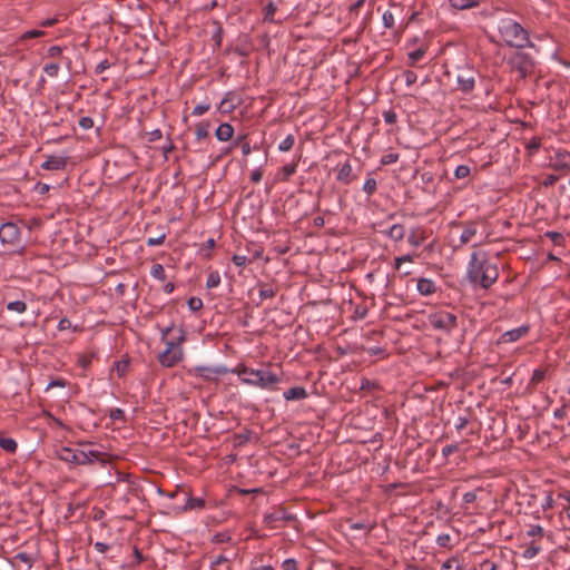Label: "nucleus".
<instances>
[{"instance_id": "1", "label": "nucleus", "mask_w": 570, "mask_h": 570, "mask_svg": "<svg viewBox=\"0 0 570 570\" xmlns=\"http://www.w3.org/2000/svg\"><path fill=\"white\" fill-rule=\"evenodd\" d=\"M498 265L488 257L487 253L474 252L471 255L468 278L473 286L488 289L498 281Z\"/></svg>"}, {"instance_id": "2", "label": "nucleus", "mask_w": 570, "mask_h": 570, "mask_svg": "<svg viewBox=\"0 0 570 570\" xmlns=\"http://www.w3.org/2000/svg\"><path fill=\"white\" fill-rule=\"evenodd\" d=\"M240 381L247 385L271 390L281 382V377L268 368H250L247 366H237L234 371Z\"/></svg>"}, {"instance_id": "3", "label": "nucleus", "mask_w": 570, "mask_h": 570, "mask_svg": "<svg viewBox=\"0 0 570 570\" xmlns=\"http://www.w3.org/2000/svg\"><path fill=\"white\" fill-rule=\"evenodd\" d=\"M498 30L503 41L510 47L522 49L532 46L528 31L513 19L505 18L500 20Z\"/></svg>"}, {"instance_id": "4", "label": "nucleus", "mask_w": 570, "mask_h": 570, "mask_svg": "<svg viewBox=\"0 0 570 570\" xmlns=\"http://www.w3.org/2000/svg\"><path fill=\"white\" fill-rule=\"evenodd\" d=\"M429 323L434 330L451 333L458 325V318L452 313L440 311L429 316Z\"/></svg>"}, {"instance_id": "5", "label": "nucleus", "mask_w": 570, "mask_h": 570, "mask_svg": "<svg viewBox=\"0 0 570 570\" xmlns=\"http://www.w3.org/2000/svg\"><path fill=\"white\" fill-rule=\"evenodd\" d=\"M475 76L476 71L473 68L469 66L459 67L456 75L458 88L465 94L472 91L475 86Z\"/></svg>"}, {"instance_id": "6", "label": "nucleus", "mask_w": 570, "mask_h": 570, "mask_svg": "<svg viewBox=\"0 0 570 570\" xmlns=\"http://www.w3.org/2000/svg\"><path fill=\"white\" fill-rule=\"evenodd\" d=\"M0 240L2 244L17 245L20 242V228L17 224L8 222L0 226Z\"/></svg>"}, {"instance_id": "7", "label": "nucleus", "mask_w": 570, "mask_h": 570, "mask_svg": "<svg viewBox=\"0 0 570 570\" xmlns=\"http://www.w3.org/2000/svg\"><path fill=\"white\" fill-rule=\"evenodd\" d=\"M236 557H237V552L235 550H233V549L226 550L217 556H212L210 557V566H212V568L226 566V569L230 570V564Z\"/></svg>"}, {"instance_id": "8", "label": "nucleus", "mask_w": 570, "mask_h": 570, "mask_svg": "<svg viewBox=\"0 0 570 570\" xmlns=\"http://www.w3.org/2000/svg\"><path fill=\"white\" fill-rule=\"evenodd\" d=\"M183 350L164 351L159 354L158 361L163 366L173 367L183 360Z\"/></svg>"}, {"instance_id": "9", "label": "nucleus", "mask_w": 570, "mask_h": 570, "mask_svg": "<svg viewBox=\"0 0 570 570\" xmlns=\"http://www.w3.org/2000/svg\"><path fill=\"white\" fill-rule=\"evenodd\" d=\"M529 325H522L520 327L507 331L500 336L499 342L504 344L517 342L524 337L529 333Z\"/></svg>"}, {"instance_id": "10", "label": "nucleus", "mask_w": 570, "mask_h": 570, "mask_svg": "<svg viewBox=\"0 0 570 570\" xmlns=\"http://www.w3.org/2000/svg\"><path fill=\"white\" fill-rule=\"evenodd\" d=\"M183 495V500L185 501V505L180 508V510H191V509H202L205 505V501L200 498H189L188 493L185 491L173 493L170 497Z\"/></svg>"}, {"instance_id": "11", "label": "nucleus", "mask_w": 570, "mask_h": 570, "mask_svg": "<svg viewBox=\"0 0 570 570\" xmlns=\"http://www.w3.org/2000/svg\"><path fill=\"white\" fill-rule=\"evenodd\" d=\"M67 166V159L65 157L49 156L46 161L42 163L41 168L46 170H62Z\"/></svg>"}, {"instance_id": "12", "label": "nucleus", "mask_w": 570, "mask_h": 570, "mask_svg": "<svg viewBox=\"0 0 570 570\" xmlns=\"http://www.w3.org/2000/svg\"><path fill=\"white\" fill-rule=\"evenodd\" d=\"M416 289L422 296H430L435 293L436 285L431 278H419L416 281Z\"/></svg>"}, {"instance_id": "13", "label": "nucleus", "mask_w": 570, "mask_h": 570, "mask_svg": "<svg viewBox=\"0 0 570 570\" xmlns=\"http://www.w3.org/2000/svg\"><path fill=\"white\" fill-rule=\"evenodd\" d=\"M178 332V335L177 337L173 338V340H165L163 341L166 345V350L165 351H176V350H183L181 348V344L185 342L186 337H185V332L183 328H178L177 330Z\"/></svg>"}, {"instance_id": "14", "label": "nucleus", "mask_w": 570, "mask_h": 570, "mask_svg": "<svg viewBox=\"0 0 570 570\" xmlns=\"http://www.w3.org/2000/svg\"><path fill=\"white\" fill-rule=\"evenodd\" d=\"M234 135V128L232 125L224 122L216 129L215 136L220 141L229 140Z\"/></svg>"}, {"instance_id": "15", "label": "nucleus", "mask_w": 570, "mask_h": 570, "mask_svg": "<svg viewBox=\"0 0 570 570\" xmlns=\"http://www.w3.org/2000/svg\"><path fill=\"white\" fill-rule=\"evenodd\" d=\"M426 239L425 230L422 228H414L411 230L407 242L410 245L417 247L423 244V242Z\"/></svg>"}, {"instance_id": "16", "label": "nucleus", "mask_w": 570, "mask_h": 570, "mask_svg": "<svg viewBox=\"0 0 570 570\" xmlns=\"http://www.w3.org/2000/svg\"><path fill=\"white\" fill-rule=\"evenodd\" d=\"M284 397L287 401L304 400L307 397V392L302 386H295L285 391Z\"/></svg>"}, {"instance_id": "17", "label": "nucleus", "mask_w": 570, "mask_h": 570, "mask_svg": "<svg viewBox=\"0 0 570 570\" xmlns=\"http://www.w3.org/2000/svg\"><path fill=\"white\" fill-rule=\"evenodd\" d=\"M385 234L394 242H401L405 236V228L401 224H394L389 228V230Z\"/></svg>"}, {"instance_id": "18", "label": "nucleus", "mask_w": 570, "mask_h": 570, "mask_svg": "<svg viewBox=\"0 0 570 570\" xmlns=\"http://www.w3.org/2000/svg\"><path fill=\"white\" fill-rule=\"evenodd\" d=\"M476 234V227L474 224L465 226L460 236L461 245L470 243Z\"/></svg>"}, {"instance_id": "19", "label": "nucleus", "mask_w": 570, "mask_h": 570, "mask_svg": "<svg viewBox=\"0 0 570 570\" xmlns=\"http://www.w3.org/2000/svg\"><path fill=\"white\" fill-rule=\"evenodd\" d=\"M337 180L348 184L352 180V166L350 163L342 165L337 173Z\"/></svg>"}, {"instance_id": "20", "label": "nucleus", "mask_w": 570, "mask_h": 570, "mask_svg": "<svg viewBox=\"0 0 570 570\" xmlns=\"http://www.w3.org/2000/svg\"><path fill=\"white\" fill-rule=\"evenodd\" d=\"M416 257H417L416 254H406V255H403V256L395 257L394 258V263H393V267L397 272H401L402 271V265L404 263H413Z\"/></svg>"}, {"instance_id": "21", "label": "nucleus", "mask_w": 570, "mask_h": 570, "mask_svg": "<svg viewBox=\"0 0 570 570\" xmlns=\"http://www.w3.org/2000/svg\"><path fill=\"white\" fill-rule=\"evenodd\" d=\"M0 448L9 453H14L17 451L18 444L11 438H0Z\"/></svg>"}, {"instance_id": "22", "label": "nucleus", "mask_w": 570, "mask_h": 570, "mask_svg": "<svg viewBox=\"0 0 570 570\" xmlns=\"http://www.w3.org/2000/svg\"><path fill=\"white\" fill-rule=\"evenodd\" d=\"M450 3L453 8L459 10H464L478 6L475 0H450Z\"/></svg>"}, {"instance_id": "23", "label": "nucleus", "mask_w": 570, "mask_h": 570, "mask_svg": "<svg viewBox=\"0 0 570 570\" xmlns=\"http://www.w3.org/2000/svg\"><path fill=\"white\" fill-rule=\"evenodd\" d=\"M73 462L77 464H88L91 463V458L89 456V453L87 451L80 450L76 451L72 456Z\"/></svg>"}, {"instance_id": "24", "label": "nucleus", "mask_w": 570, "mask_h": 570, "mask_svg": "<svg viewBox=\"0 0 570 570\" xmlns=\"http://www.w3.org/2000/svg\"><path fill=\"white\" fill-rule=\"evenodd\" d=\"M150 275L154 278L161 281V282L166 279L165 268L161 264H154L150 268Z\"/></svg>"}, {"instance_id": "25", "label": "nucleus", "mask_w": 570, "mask_h": 570, "mask_svg": "<svg viewBox=\"0 0 570 570\" xmlns=\"http://www.w3.org/2000/svg\"><path fill=\"white\" fill-rule=\"evenodd\" d=\"M425 55V50L420 48L417 50H414V51H411L407 57H409V65L414 67L416 66V63L424 57Z\"/></svg>"}, {"instance_id": "26", "label": "nucleus", "mask_w": 570, "mask_h": 570, "mask_svg": "<svg viewBox=\"0 0 570 570\" xmlns=\"http://www.w3.org/2000/svg\"><path fill=\"white\" fill-rule=\"evenodd\" d=\"M7 309L21 314L27 311V304L22 301H13L7 304Z\"/></svg>"}, {"instance_id": "27", "label": "nucleus", "mask_w": 570, "mask_h": 570, "mask_svg": "<svg viewBox=\"0 0 570 570\" xmlns=\"http://www.w3.org/2000/svg\"><path fill=\"white\" fill-rule=\"evenodd\" d=\"M295 144V138L293 135H287L278 145V149L281 151H289Z\"/></svg>"}, {"instance_id": "28", "label": "nucleus", "mask_w": 570, "mask_h": 570, "mask_svg": "<svg viewBox=\"0 0 570 570\" xmlns=\"http://www.w3.org/2000/svg\"><path fill=\"white\" fill-rule=\"evenodd\" d=\"M219 284H220L219 273L217 271L210 272L207 277V281H206L207 288H215V287L219 286Z\"/></svg>"}, {"instance_id": "29", "label": "nucleus", "mask_w": 570, "mask_h": 570, "mask_svg": "<svg viewBox=\"0 0 570 570\" xmlns=\"http://www.w3.org/2000/svg\"><path fill=\"white\" fill-rule=\"evenodd\" d=\"M382 21L385 28L391 29L395 23V16L391 10H386L382 14Z\"/></svg>"}, {"instance_id": "30", "label": "nucleus", "mask_w": 570, "mask_h": 570, "mask_svg": "<svg viewBox=\"0 0 570 570\" xmlns=\"http://www.w3.org/2000/svg\"><path fill=\"white\" fill-rule=\"evenodd\" d=\"M276 295V292L273 287L262 285L259 288V297L262 299L273 298Z\"/></svg>"}, {"instance_id": "31", "label": "nucleus", "mask_w": 570, "mask_h": 570, "mask_svg": "<svg viewBox=\"0 0 570 570\" xmlns=\"http://www.w3.org/2000/svg\"><path fill=\"white\" fill-rule=\"evenodd\" d=\"M376 180L372 177L367 178L363 185V190L368 195L371 196L372 194L375 193L376 190Z\"/></svg>"}, {"instance_id": "32", "label": "nucleus", "mask_w": 570, "mask_h": 570, "mask_svg": "<svg viewBox=\"0 0 570 570\" xmlns=\"http://www.w3.org/2000/svg\"><path fill=\"white\" fill-rule=\"evenodd\" d=\"M59 70H60V66H59V63H57V62L47 63V65L43 67V71H45L49 77H57V76H58Z\"/></svg>"}, {"instance_id": "33", "label": "nucleus", "mask_w": 570, "mask_h": 570, "mask_svg": "<svg viewBox=\"0 0 570 570\" xmlns=\"http://www.w3.org/2000/svg\"><path fill=\"white\" fill-rule=\"evenodd\" d=\"M470 175V167L466 165H460L454 170V176L458 179L466 178Z\"/></svg>"}, {"instance_id": "34", "label": "nucleus", "mask_w": 570, "mask_h": 570, "mask_svg": "<svg viewBox=\"0 0 570 570\" xmlns=\"http://www.w3.org/2000/svg\"><path fill=\"white\" fill-rule=\"evenodd\" d=\"M187 303L193 312H197L203 307V301L199 297H190Z\"/></svg>"}, {"instance_id": "35", "label": "nucleus", "mask_w": 570, "mask_h": 570, "mask_svg": "<svg viewBox=\"0 0 570 570\" xmlns=\"http://www.w3.org/2000/svg\"><path fill=\"white\" fill-rule=\"evenodd\" d=\"M527 534L529 537H542L543 535V528L539 524H532L529 527Z\"/></svg>"}, {"instance_id": "36", "label": "nucleus", "mask_w": 570, "mask_h": 570, "mask_svg": "<svg viewBox=\"0 0 570 570\" xmlns=\"http://www.w3.org/2000/svg\"><path fill=\"white\" fill-rule=\"evenodd\" d=\"M210 108V105L209 104H200V105H197L194 107L191 114L193 116H202L204 114H206Z\"/></svg>"}, {"instance_id": "37", "label": "nucleus", "mask_w": 570, "mask_h": 570, "mask_svg": "<svg viewBox=\"0 0 570 570\" xmlns=\"http://www.w3.org/2000/svg\"><path fill=\"white\" fill-rule=\"evenodd\" d=\"M399 159V155L397 154H386L384 155L382 158H381V164L382 165H391V164H394L396 163Z\"/></svg>"}, {"instance_id": "38", "label": "nucleus", "mask_w": 570, "mask_h": 570, "mask_svg": "<svg viewBox=\"0 0 570 570\" xmlns=\"http://www.w3.org/2000/svg\"><path fill=\"white\" fill-rule=\"evenodd\" d=\"M62 55V48L59 47V46H51L48 50H47V56L49 58H58Z\"/></svg>"}, {"instance_id": "39", "label": "nucleus", "mask_w": 570, "mask_h": 570, "mask_svg": "<svg viewBox=\"0 0 570 570\" xmlns=\"http://www.w3.org/2000/svg\"><path fill=\"white\" fill-rule=\"evenodd\" d=\"M296 164H292V165H285L282 169L283 171V175H284V179H288L292 175L295 174L296 171Z\"/></svg>"}, {"instance_id": "40", "label": "nucleus", "mask_w": 570, "mask_h": 570, "mask_svg": "<svg viewBox=\"0 0 570 570\" xmlns=\"http://www.w3.org/2000/svg\"><path fill=\"white\" fill-rule=\"evenodd\" d=\"M450 542H451V535L450 534H440L436 538V543L440 547L448 548L450 546Z\"/></svg>"}, {"instance_id": "41", "label": "nucleus", "mask_w": 570, "mask_h": 570, "mask_svg": "<svg viewBox=\"0 0 570 570\" xmlns=\"http://www.w3.org/2000/svg\"><path fill=\"white\" fill-rule=\"evenodd\" d=\"M539 552L540 548L534 544H531L524 550V557L531 559L534 558Z\"/></svg>"}, {"instance_id": "42", "label": "nucleus", "mask_w": 570, "mask_h": 570, "mask_svg": "<svg viewBox=\"0 0 570 570\" xmlns=\"http://www.w3.org/2000/svg\"><path fill=\"white\" fill-rule=\"evenodd\" d=\"M404 78H405V83L406 86H412L413 83H415L416 79H417V76L415 72L411 71V70H406L404 72Z\"/></svg>"}, {"instance_id": "43", "label": "nucleus", "mask_w": 570, "mask_h": 570, "mask_svg": "<svg viewBox=\"0 0 570 570\" xmlns=\"http://www.w3.org/2000/svg\"><path fill=\"white\" fill-rule=\"evenodd\" d=\"M284 570H297V562L295 559H286L282 563Z\"/></svg>"}, {"instance_id": "44", "label": "nucleus", "mask_w": 570, "mask_h": 570, "mask_svg": "<svg viewBox=\"0 0 570 570\" xmlns=\"http://www.w3.org/2000/svg\"><path fill=\"white\" fill-rule=\"evenodd\" d=\"M165 242V235H160L158 237H149L147 239V245L148 246H159V245H163Z\"/></svg>"}, {"instance_id": "45", "label": "nucleus", "mask_w": 570, "mask_h": 570, "mask_svg": "<svg viewBox=\"0 0 570 570\" xmlns=\"http://www.w3.org/2000/svg\"><path fill=\"white\" fill-rule=\"evenodd\" d=\"M248 258L245 255H234L233 256V263L238 266L243 267L247 264Z\"/></svg>"}, {"instance_id": "46", "label": "nucleus", "mask_w": 570, "mask_h": 570, "mask_svg": "<svg viewBox=\"0 0 570 570\" xmlns=\"http://www.w3.org/2000/svg\"><path fill=\"white\" fill-rule=\"evenodd\" d=\"M459 450L458 444H448L442 449L443 456L448 458L452 453L456 452Z\"/></svg>"}, {"instance_id": "47", "label": "nucleus", "mask_w": 570, "mask_h": 570, "mask_svg": "<svg viewBox=\"0 0 570 570\" xmlns=\"http://www.w3.org/2000/svg\"><path fill=\"white\" fill-rule=\"evenodd\" d=\"M384 120L389 125H393L396 122V114L392 110L385 111L383 114Z\"/></svg>"}, {"instance_id": "48", "label": "nucleus", "mask_w": 570, "mask_h": 570, "mask_svg": "<svg viewBox=\"0 0 570 570\" xmlns=\"http://www.w3.org/2000/svg\"><path fill=\"white\" fill-rule=\"evenodd\" d=\"M125 413L121 409H112L110 411V419L114 421L124 420Z\"/></svg>"}, {"instance_id": "49", "label": "nucleus", "mask_w": 570, "mask_h": 570, "mask_svg": "<svg viewBox=\"0 0 570 570\" xmlns=\"http://www.w3.org/2000/svg\"><path fill=\"white\" fill-rule=\"evenodd\" d=\"M79 126L83 129H90L94 126V120L90 117H82L79 120Z\"/></svg>"}, {"instance_id": "50", "label": "nucleus", "mask_w": 570, "mask_h": 570, "mask_svg": "<svg viewBox=\"0 0 570 570\" xmlns=\"http://www.w3.org/2000/svg\"><path fill=\"white\" fill-rule=\"evenodd\" d=\"M547 237H549L554 244H560V242L563 239V236L560 233L557 232H548Z\"/></svg>"}, {"instance_id": "51", "label": "nucleus", "mask_w": 570, "mask_h": 570, "mask_svg": "<svg viewBox=\"0 0 570 570\" xmlns=\"http://www.w3.org/2000/svg\"><path fill=\"white\" fill-rule=\"evenodd\" d=\"M45 32L40 30H30L23 33L22 39L38 38L43 36Z\"/></svg>"}, {"instance_id": "52", "label": "nucleus", "mask_w": 570, "mask_h": 570, "mask_svg": "<svg viewBox=\"0 0 570 570\" xmlns=\"http://www.w3.org/2000/svg\"><path fill=\"white\" fill-rule=\"evenodd\" d=\"M263 177V170L262 169H255L250 174V180L255 184L259 183Z\"/></svg>"}, {"instance_id": "53", "label": "nucleus", "mask_w": 570, "mask_h": 570, "mask_svg": "<svg viewBox=\"0 0 570 570\" xmlns=\"http://www.w3.org/2000/svg\"><path fill=\"white\" fill-rule=\"evenodd\" d=\"M69 328H71V322L68 318H61L59 324H58V330L59 331H67Z\"/></svg>"}, {"instance_id": "54", "label": "nucleus", "mask_w": 570, "mask_h": 570, "mask_svg": "<svg viewBox=\"0 0 570 570\" xmlns=\"http://www.w3.org/2000/svg\"><path fill=\"white\" fill-rule=\"evenodd\" d=\"M275 10L276 9H275L274 4L273 3H268L267 7L265 8V11H266L265 12V19L266 20H272Z\"/></svg>"}, {"instance_id": "55", "label": "nucleus", "mask_w": 570, "mask_h": 570, "mask_svg": "<svg viewBox=\"0 0 570 570\" xmlns=\"http://www.w3.org/2000/svg\"><path fill=\"white\" fill-rule=\"evenodd\" d=\"M543 377H544V373L542 371H540V370H535L533 372V374H532L531 381L533 383H539V382H541L543 380Z\"/></svg>"}, {"instance_id": "56", "label": "nucleus", "mask_w": 570, "mask_h": 570, "mask_svg": "<svg viewBox=\"0 0 570 570\" xmlns=\"http://www.w3.org/2000/svg\"><path fill=\"white\" fill-rule=\"evenodd\" d=\"M196 135L199 139L205 138L208 135L207 126H198L196 129Z\"/></svg>"}, {"instance_id": "57", "label": "nucleus", "mask_w": 570, "mask_h": 570, "mask_svg": "<svg viewBox=\"0 0 570 570\" xmlns=\"http://www.w3.org/2000/svg\"><path fill=\"white\" fill-rule=\"evenodd\" d=\"M476 499V494L474 492H466L463 494V502L469 504L472 503Z\"/></svg>"}, {"instance_id": "58", "label": "nucleus", "mask_w": 570, "mask_h": 570, "mask_svg": "<svg viewBox=\"0 0 570 570\" xmlns=\"http://www.w3.org/2000/svg\"><path fill=\"white\" fill-rule=\"evenodd\" d=\"M468 424V419L466 417H463V416H460L458 419V423L455 424V429L458 431H462Z\"/></svg>"}, {"instance_id": "59", "label": "nucleus", "mask_w": 570, "mask_h": 570, "mask_svg": "<svg viewBox=\"0 0 570 570\" xmlns=\"http://www.w3.org/2000/svg\"><path fill=\"white\" fill-rule=\"evenodd\" d=\"M173 331H175V326L174 325H170V326L161 328V331H160V333H161V341H165L167 338V336L169 335V333H171Z\"/></svg>"}, {"instance_id": "60", "label": "nucleus", "mask_w": 570, "mask_h": 570, "mask_svg": "<svg viewBox=\"0 0 570 570\" xmlns=\"http://www.w3.org/2000/svg\"><path fill=\"white\" fill-rule=\"evenodd\" d=\"M95 549L100 553H105L109 549V546L104 542H96Z\"/></svg>"}, {"instance_id": "61", "label": "nucleus", "mask_w": 570, "mask_h": 570, "mask_svg": "<svg viewBox=\"0 0 570 570\" xmlns=\"http://www.w3.org/2000/svg\"><path fill=\"white\" fill-rule=\"evenodd\" d=\"M89 453V456L91 458V462L94 460H102V453L98 451H87Z\"/></svg>"}, {"instance_id": "62", "label": "nucleus", "mask_w": 570, "mask_h": 570, "mask_svg": "<svg viewBox=\"0 0 570 570\" xmlns=\"http://www.w3.org/2000/svg\"><path fill=\"white\" fill-rule=\"evenodd\" d=\"M57 19L56 18H52V19H47V20H43L40 26L41 27H52L53 24L57 23Z\"/></svg>"}, {"instance_id": "63", "label": "nucleus", "mask_w": 570, "mask_h": 570, "mask_svg": "<svg viewBox=\"0 0 570 570\" xmlns=\"http://www.w3.org/2000/svg\"><path fill=\"white\" fill-rule=\"evenodd\" d=\"M542 507L543 509H551L553 507V499L550 495H548Z\"/></svg>"}, {"instance_id": "64", "label": "nucleus", "mask_w": 570, "mask_h": 570, "mask_svg": "<svg viewBox=\"0 0 570 570\" xmlns=\"http://www.w3.org/2000/svg\"><path fill=\"white\" fill-rule=\"evenodd\" d=\"M559 497L570 504V490L563 491L562 493L559 494Z\"/></svg>"}]
</instances>
